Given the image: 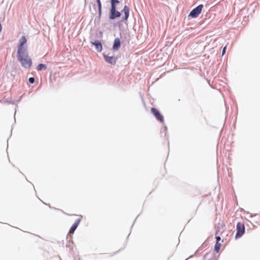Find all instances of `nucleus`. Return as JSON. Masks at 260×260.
<instances>
[{"label":"nucleus","mask_w":260,"mask_h":260,"mask_svg":"<svg viewBox=\"0 0 260 260\" xmlns=\"http://www.w3.org/2000/svg\"><path fill=\"white\" fill-rule=\"evenodd\" d=\"M209 252H207L203 256V260H213V257H211L210 258L207 259V256L209 254Z\"/></svg>","instance_id":"nucleus-18"},{"label":"nucleus","mask_w":260,"mask_h":260,"mask_svg":"<svg viewBox=\"0 0 260 260\" xmlns=\"http://www.w3.org/2000/svg\"><path fill=\"white\" fill-rule=\"evenodd\" d=\"M102 14V11H98V15L95 18L94 22L95 23H99Z\"/></svg>","instance_id":"nucleus-15"},{"label":"nucleus","mask_w":260,"mask_h":260,"mask_svg":"<svg viewBox=\"0 0 260 260\" xmlns=\"http://www.w3.org/2000/svg\"><path fill=\"white\" fill-rule=\"evenodd\" d=\"M221 243H215L214 246V252L217 254L220 250Z\"/></svg>","instance_id":"nucleus-14"},{"label":"nucleus","mask_w":260,"mask_h":260,"mask_svg":"<svg viewBox=\"0 0 260 260\" xmlns=\"http://www.w3.org/2000/svg\"><path fill=\"white\" fill-rule=\"evenodd\" d=\"M164 133V137L166 138L167 140H168L169 136H168V128L167 126H165L164 127H162L160 130V133L162 135V133Z\"/></svg>","instance_id":"nucleus-13"},{"label":"nucleus","mask_w":260,"mask_h":260,"mask_svg":"<svg viewBox=\"0 0 260 260\" xmlns=\"http://www.w3.org/2000/svg\"><path fill=\"white\" fill-rule=\"evenodd\" d=\"M28 82L30 84H34L35 82V78L34 77H31L28 78Z\"/></svg>","instance_id":"nucleus-19"},{"label":"nucleus","mask_w":260,"mask_h":260,"mask_svg":"<svg viewBox=\"0 0 260 260\" xmlns=\"http://www.w3.org/2000/svg\"><path fill=\"white\" fill-rule=\"evenodd\" d=\"M18 108V105H15V112L14 113V115H15V113H16V108Z\"/></svg>","instance_id":"nucleus-30"},{"label":"nucleus","mask_w":260,"mask_h":260,"mask_svg":"<svg viewBox=\"0 0 260 260\" xmlns=\"http://www.w3.org/2000/svg\"><path fill=\"white\" fill-rule=\"evenodd\" d=\"M67 247H68L70 249H73L74 247V243L73 241L69 242L68 244L66 245Z\"/></svg>","instance_id":"nucleus-20"},{"label":"nucleus","mask_w":260,"mask_h":260,"mask_svg":"<svg viewBox=\"0 0 260 260\" xmlns=\"http://www.w3.org/2000/svg\"><path fill=\"white\" fill-rule=\"evenodd\" d=\"M236 233L235 236V239L242 237L245 232V226L244 223L239 221L236 225Z\"/></svg>","instance_id":"nucleus-4"},{"label":"nucleus","mask_w":260,"mask_h":260,"mask_svg":"<svg viewBox=\"0 0 260 260\" xmlns=\"http://www.w3.org/2000/svg\"><path fill=\"white\" fill-rule=\"evenodd\" d=\"M215 238L216 239L215 243H220L219 241L221 240V237L219 236L215 235Z\"/></svg>","instance_id":"nucleus-21"},{"label":"nucleus","mask_w":260,"mask_h":260,"mask_svg":"<svg viewBox=\"0 0 260 260\" xmlns=\"http://www.w3.org/2000/svg\"><path fill=\"white\" fill-rule=\"evenodd\" d=\"M123 35H124V37H123L124 39H126V35H127L126 33L124 34Z\"/></svg>","instance_id":"nucleus-31"},{"label":"nucleus","mask_w":260,"mask_h":260,"mask_svg":"<svg viewBox=\"0 0 260 260\" xmlns=\"http://www.w3.org/2000/svg\"><path fill=\"white\" fill-rule=\"evenodd\" d=\"M227 46L225 45L222 48V52H221V55L223 56L225 54Z\"/></svg>","instance_id":"nucleus-22"},{"label":"nucleus","mask_w":260,"mask_h":260,"mask_svg":"<svg viewBox=\"0 0 260 260\" xmlns=\"http://www.w3.org/2000/svg\"><path fill=\"white\" fill-rule=\"evenodd\" d=\"M92 46H94L96 50L98 52H101L103 49V45L100 40H95L94 41L90 42Z\"/></svg>","instance_id":"nucleus-10"},{"label":"nucleus","mask_w":260,"mask_h":260,"mask_svg":"<svg viewBox=\"0 0 260 260\" xmlns=\"http://www.w3.org/2000/svg\"><path fill=\"white\" fill-rule=\"evenodd\" d=\"M47 68V66L46 64L40 63H39L37 66V70L38 71H41L42 70H46Z\"/></svg>","instance_id":"nucleus-12"},{"label":"nucleus","mask_w":260,"mask_h":260,"mask_svg":"<svg viewBox=\"0 0 260 260\" xmlns=\"http://www.w3.org/2000/svg\"><path fill=\"white\" fill-rule=\"evenodd\" d=\"M103 37V32L102 31H99V36H98L99 38H102Z\"/></svg>","instance_id":"nucleus-23"},{"label":"nucleus","mask_w":260,"mask_h":260,"mask_svg":"<svg viewBox=\"0 0 260 260\" xmlns=\"http://www.w3.org/2000/svg\"><path fill=\"white\" fill-rule=\"evenodd\" d=\"M110 53L106 54L105 52H103L102 53L103 57L106 62L111 66H115L117 61L118 57L115 55L110 56L109 55Z\"/></svg>","instance_id":"nucleus-5"},{"label":"nucleus","mask_w":260,"mask_h":260,"mask_svg":"<svg viewBox=\"0 0 260 260\" xmlns=\"http://www.w3.org/2000/svg\"><path fill=\"white\" fill-rule=\"evenodd\" d=\"M138 216H139V215H138V216H137V217L135 218V220H134V222H133V224H132V226H131V229L132 228V227H133V225H134V223H135V221L136 220V219H137V218L138 217Z\"/></svg>","instance_id":"nucleus-28"},{"label":"nucleus","mask_w":260,"mask_h":260,"mask_svg":"<svg viewBox=\"0 0 260 260\" xmlns=\"http://www.w3.org/2000/svg\"><path fill=\"white\" fill-rule=\"evenodd\" d=\"M222 225L220 223H218L215 226V235H217L220 231V228Z\"/></svg>","instance_id":"nucleus-16"},{"label":"nucleus","mask_w":260,"mask_h":260,"mask_svg":"<svg viewBox=\"0 0 260 260\" xmlns=\"http://www.w3.org/2000/svg\"><path fill=\"white\" fill-rule=\"evenodd\" d=\"M123 249V248L119 249V250L115 252L114 254H116L119 253L120 251L122 250Z\"/></svg>","instance_id":"nucleus-26"},{"label":"nucleus","mask_w":260,"mask_h":260,"mask_svg":"<svg viewBox=\"0 0 260 260\" xmlns=\"http://www.w3.org/2000/svg\"><path fill=\"white\" fill-rule=\"evenodd\" d=\"M78 216L80 217V218H77L75 220L74 223L72 224V225L71 226L69 230V233L70 234L74 233L75 231H76V230L77 229L81 222V218H83V216L81 215H79Z\"/></svg>","instance_id":"nucleus-9"},{"label":"nucleus","mask_w":260,"mask_h":260,"mask_svg":"<svg viewBox=\"0 0 260 260\" xmlns=\"http://www.w3.org/2000/svg\"><path fill=\"white\" fill-rule=\"evenodd\" d=\"M129 16L128 15V13H125V15H123L120 20H118L114 23V26L115 27H118L119 30H121V27L123 26L122 23H127Z\"/></svg>","instance_id":"nucleus-8"},{"label":"nucleus","mask_w":260,"mask_h":260,"mask_svg":"<svg viewBox=\"0 0 260 260\" xmlns=\"http://www.w3.org/2000/svg\"><path fill=\"white\" fill-rule=\"evenodd\" d=\"M208 242H207V241H205V242H204L202 244V245H201V246L198 248V249L196 251V252H195L194 254H192V255H190L189 257H188L187 258H186L185 259V260H188V259H189V258H192V257H194V256L196 255V254H197V253L198 251H200V250H203L204 248L207 247L208 246Z\"/></svg>","instance_id":"nucleus-11"},{"label":"nucleus","mask_w":260,"mask_h":260,"mask_svg":"<svg viewBox=\"0 0 260 260\" xmlns=\"http://www.w3.org/2000/svg\"><path fill=\"white\" fill-rule=\"evenodd\" d=\"M95 6H96V5H95V4H93V7H95Z\"/></svg>","instance_id":"nucleus-34"},{"label":"nucleus","mask_w":260,"mask_h":260,"mask_svg":"<svg viewBox=\"0 0 260 260\" xmlns=\"http://www.w3.org/2000/svg\"><path fill=\"white\" fill-rule=\"evenodd\" d=\"M130 234H131V232L128 234V236H127V238H126V242H125V243L124 244V248L126 246V244H127V240H128V237H129V236L130 235Z\"/></svg>","instance_id":"nucleus-24"},{"label":"nucleus","mask_w":260,"mask_h":260,"mask_svg":"<svg viewBox=\"0 0 260 260\" xmlns=\"http://www.w3.org/2000/svg\"><path fill=\"white\" fill-rule=\"evenodd\" d=\"M151 114L154 116L156 119L161 123L165 122L164 117L158 109L155 107H152L150 110Z\"/></svg>","instance_id":"nucleus-6"},{"label":"nucleus","mask_w":260,"mask_h":260,"mask_svg":"<svg viewBox=\"0 0 260 260\" xmlns=\"http://www.w3.org/2000/svg\"><path fill=\"white\" fill-rule=\"evenodd\" d=\"M216 255V254H215V252H213V253H212V256L211 257H213V259L215 258Z\"/></svg>","instance_id":"nucleus-27"},{"label":"nucleus","mask_w":260,"mask_h":260,"mask_svg":"<svg viewBox=\"0 0 260 260\" xmlns=\"http://www.w3.org/2000/svg\"><path fill=\"white\" fill-rule=\"evenodd\" d=\"M98 11H102V5L101 0H96Z\"/></svg>","instance_id":"nucleus-17"},{"label":"nucleus","mask_w":260,"mask_h":260,"mask_svg":"<svg viewBox=\"0 0 260 260\" xmlns=\"http://www.w3.org/2000/svg\"><path fill=\"white\" fill-rule=\"evenodd\" d=\"M119 36L120 37L116 38L113 41L112 47V50L113 52H116L118 51L121 47V39H122V32H120Z\"/></svg>","instance_id":"nucleus-7"},{"label":"nucleus","mask_w":260,"mask_h":260,"mask_svg":"<svg viewBox=\"0 0 260 260\" xmlns=\"http://www.w3.org/2000/svg\"><path fill=\"white\" fill-rule=\"evenodd\" d=\"M21 98H22V97H21V96H20V97L19 98L18 100L17 101V102H20V100H21Z\"/></svg>","instance_id":"nucleus-32"},{"label":"nucleus","mask_w":260,"mask_h":260,"mask_svg":"<svg viewBox=\"0 0 260 260\" xmlns=\"http://www.w3.org/2000/svg\"><path fill=\"white\" fill-rule=\"evenodd\" d=\"M169 144H170V142L168 141V146L169 147Z\"/></svg>","instance_id":"nucleus-35"},{"label":"nucleus","mask_w":260,"mask_h":260,"mask_svg":"<svg viewBox=\"0 0 260 260\" xmlns=\"http://www.w3.org/2000/svg\"><path fill=\"white\" fill-rule=\"evenodd\" d=\"M16 56L18 61L24 69H29L32 65V59L28 52L27 36H22L17 45Z\"/></svg>","instance_id":"nucleus-1"},{"label":"nucleus","mask_w":260,"mask_h":260,"mask_svg":"<svg viewBox=\"0 0 260 260\" xmlns=\"http://www.w3.org/2000/svg\"><path fill=\"white\" fill-rule=\"evenodd\" d=\"M235 198L236 200H237V197H236V196H235Z\"/></svg>","instance_id":"nucleus-36"},{"label":"nucleus","mask_w":260,"mask_h":260,"mask_svg":"<svg viewBox=\"0 0 260 260\" xmlns=\"http://www.w3.org/2000/svg\"><path fill=\"white\" fill-rule=\"evenodd\" d=\"M257 215H258V214H257V213L256 214H253L250 215V217H252V216H256Z\"/></svg>","instance_id":"nucleus-29"},{"label":"nucleus","mask_w":260,"mask_h":260,"mask_svg":"<svg viewBox=\"0 0 260 260\" xmlns=\"http://www.w3.org/2000/svg\"><path fill=\"white\" fill-rule=\"evenodd\" d=\"M171 44V42H170V41H166V43H165V46H168L169 44Z\"/></svg>","instance_id":"nucleus-25"},{"label":"nucleus","mask_w":260,"mask_h":260,"mask_svg":"<svg viewBox=\"0 0 260 260\" xmlns=\"http://www.w3.org/2000/svg\"><path fill=\"white\" fill-rule=\"evenodd\" d=\"M203 7L204 5L203 4H200L196 7L194 8L193 9L191 10V11L188 15L187 17V19L188 20H189L192 18H196L198 17L199 16V15L202 13Z\"/></svg>","instance_id":"nucleus-3"},{"label":"nucleus","mask_w":260,"mask_h":260,"mask_svg":"<svg viewBox=\"0 0 260 260\" xmlns=\"http://www.w3.org/2000/svg\"><path fill=\"white\" fill-rule=\"evenodd\" d=\"M13 101H9V103H13Z\"/></svg>","instance_id":"nucleus-33"},{"label":"nucleus","mask_w":260,"mask_h":260,"mask_svg":"<svg viewBox=\"0 0 260 260\" xmlns=\"http://www.w3.org/2000/svg\"><path fill=\"white\" fill-rule=\"evenodd\" d=\"M215 260H216V259H215Z\"/></svg>","instance_id":"nucleus-37"},{"label":"nucleus","mask_w":260,"mask_h":260,"mask_svg":"<svg viewBox=\"0 0 260 260\" xmlns=\"http://www.w3.org/2000/svg\"><path fill=\"white\" fill-rule=\"evenodd\" d=\"M109 19L111 21L120 18L122 14L125 15V13H127L128 12V15L129 16L130 14V9L127 5H124L121 11H119L117 8H109Z\"/></svg>","instance_id":"nucleus-2"}]
</instances>
